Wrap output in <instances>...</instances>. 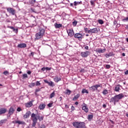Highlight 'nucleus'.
Masks as SVG:
<instances>
[{"instance_id": "1", "label": "nucleus", "mask_w": 128, "mask_h": 128, "mask_svg": "<svg viewBox=\"0 0 128 128\" xmlns=\"http://www.w3.org/2000/svg\"><path fill=\"white\" fill-rule=\"evenodd\" d=\"M124 97V96L123 94H120L116 95L114 97L110 98V102H112L116 106V102H119L120 100L122 99Z\"/></svg>"}, {"instance_id": "2", "label": "nucleus", "mask_w": 128, "mask_h": 128, "mask_svg": "<svg viewBox=\"0 0 128 128\" xmlns=\"http://www.w3.org/2000/svg\"><path fill=\"white\" fill-rule=\"evenodd\" d=\"M32 118V120L33 122L32 124V126L34 127L37 123L38 120H39L40 122L44 120V116H36V114L33 113L32 114L31 116Z\"/></svg>"}, {"instance_id": "3", "label": "nucleus", "mask_w": 128, "mask_h": 128, "mask_svg": "<svg viewBox=\"0 0 128 128\" xmlns=\"http://www.w3.org/2000/svg\"><path fill=\"white\" fill-rule=\"evenodd\" d=\"M46 30L44 28H40L39 31L36 34V40H39L44 36Z\"/></svg>"}, {"instance_id": "4", "label": "nucleus", "mask_w": 128, "mask_h": 128, "mask_svg": "<svg viewBox=\"0 0 128 128\" xmlns=\"http://www.w3.org/2000/svg\"><path fill=\"white\" fill-rule=\"evenodd\" d=\"M72 124L75 128H84L86 127L85 123L84 122H73Z\"/></svg>"}, {"instance_id": "5", "label": "nucleus", "mask_w": 128, "mask_h": 128, "mask_svg": "<svg viewBox=\"0 0 128 128\" xmlns=\"http://www.w3.org/2000/svg\"><path fill=\"white\" fill-rule=\"evenodd\" d=\"M102 88V84H96L95 86H92L90 88V89L93 92H95L96 90H98V88Z\"/></svg>"}, {"instance_id": "6", "label": "nucleus", "mask_w": 128, "mask_h": 128, "mask_svg": "<svg viewBox=\"0 0 128 128\" xmlns=\"http://www.w3.org/2000/svg\"><path fill=\"white\" fill-rule=\"evenodd\" d=\"M90 54V51H86L85 52H81L80 55L82 58H87Z\"/></svg>"}, {"instance_id": "7", "label": "nucleus", "mask_w": 128, "mask_h": 128, "mask_svg": "<svg viewBox=\"0 0 128 128\" xmlns=\"http://www.w3.org/2000/svg\"><path fill=\"white\" fill-rule=\"evenodd\" d=\"M7 12H9V14H11L12 16H14L16 14V10L12 8H7Z\"/></svg>"}, {"instance_id": "8", "label": "nucleus", "mask_w": 128, "mask_h": 128, "mask_svg": "<svg viewBox=\"0 0 128 128\" xmlns=\"http://www.w3.org/2000/svg\"><path fill=\"white\" fill-rule=\"evenodd\" d=\"M67 33L70 37H72L74 35V30L72 29H70L67 30Z\"/></svg>"}, {"instance_id": "9", "label": "nucleus", "mask_w": 128, "mask_h": 128, "mask_svg": "<svg viewBox=\"0 0 128 128\" xmlns=\"http://www.w3.org/2000/svg\"><path fill=\"white\" fill-rule=\"evenodd\" d=\"M74 37L78 39V40H82V35L80 33H76V34H74Z\"/></svg>"}, {"instance_id": "10", "label": "nucleus", "mask_w": 128, "mask_h": 128, "mask_svg": "<svg viewBox=\"0 0 128 128\" xmlns=\"http://www.w3.org/2000/svg\"><path fill=\"white\" fill-rule=\"evenodd\" d=\"M97 32H98L97 28H94L89 30L88 34H96Z\"/></svg>"}, {"instance_id": "11", "label": "nucleus", "mask_w": 128, "mask_h": 128, "mask_svg": "<svg viewBox=\"0 0 128 128\" xmlns=\"http://www.w3.org/2000/svg\"><path fill=\"white\" fill-rule=\"evenodd\" d=\"M14 108H10L9 110L8 113L7 114L8 118H10L12 114H14Z\"/></svg>"}, {"instance_id": "12", "label": "nucleus", "mask_w": 128, "mask_h": 128, "mask_svg": "<svg viewBox=\"0 0 128 128\" xmlns=\"http://www.w3.org/2000/svg\"><path fill=\"white\" fill-rule=\"evenodd\" d=\"M44 82L50 86L54 87L55 86V84L52 81L49 82L47 80H44Z\"/></svg>"}, {"instance_id": "13", "label": "nucleus", "mask_w": 128, "mask_h": 128, "mask_svg": "<svg viewBox=\"0 0 128 128\" xmlns=\"http://www.w3.org/2000/svg\"><path fill=\"white\" fill-rule=\"evenodd\" d=\"M106 51V49H105V48L101 49V48H98L96 50V52H97L99 54H103V53L105 52Z\"/></svg>"}, {"instance_id": "14", "label": "nucleus", "mask_w": 128, "mask_h": 128, "mask_svg": "<svg viewBox=\"0 0 128 128\" xmlns=\"http://www.w3.org/2000/svg\"><path fill=\"white\" fill-rule=\"evenodd\" d=\"M115 54H114V52H110V53H106L105 55L106 58H108L110 56H114Z\"/></svg>"}, {"instance_id": "15", "label": "nucleus", "mask_w": 128, "mask_h": 128, "mask_svg": "<svg viewBox=\"0 0 128 128\" xmlns=\"http://www.w3.org/2000/svg\"><path fill=\"white\" fill-rule=\"evenodd\" d=\"M18 47L20 48H24L26 47V44L24 43L20 44L18 45Z\"/></svg>"}, {"instance_id": "16", "label": "nucleus", "mask_w": 128, "mask_h": 128, "mask_svg": "<svg viewBox=\"0 0 128 128\" xmlns=\"http://www.w3.org/2000/svg\"><path fill=\"white\" fill-rule=\"evenodd\" d=\"M54 26L56 29H60V28L62 27V24H58L57 23H55L54 24Z\"/></svg>"}, {"instance_id": "17", "label": "nucleus", "mask_w": 128, "mask_h": 128, "mask_svg": "<svg viewBox=\"0 0 128 128\" xmlns=\"http://www.w3.org/2000/svg\"><path fill=\"white\" fill-rule=\"evenodd\" d=\"M54 82L56 83H58V82H60L62 80L61 78H58V76H56L55 78H54Z\"/></svg>"}, {"instance_id": "18", "label": "nucleus", "mask_w": 128, "mask_h": 128, "mask_svg": "<svg viewBox=\"0 0 128 128\" xmlns=\"http://www.w3.org/2000/svg\"><path fill=\"white\" fill-rule=\"evenodd\" d=\"M84 106H82V110H84L86 113L88 112V108H86V105L84 103Z\"/></svg>"}, {"instance_id": "19", "label": "nucleus", "mask_w": 128, "mask_h": 128, "mask_svg": "<svg viewBox=\"0 0 128 128\" xmlns=\"http://www.w3.org/2000/svg\"><path fill=\"white\" fill-rule=\"evenodd\" d=\"M46 104H40L38 106V108L40 110H44L45 108Z\"/></svg>"}, {"instance_id": "20", "label": "nucleus", "mask_w": 128, "mask_h": 128, "mask_svg": "<svg viewBox=\"0 0 128 128\" xmlns=\"http://www.w3.org/2000/svg\"><path fill=\"white\" fill-rule=\"evenodd\" d=\"M33 104L32 101H30L26 103V108H30L32 106Z\"/></svg>"}, {"instance_id": "21", "label": "nucleus", "mask_w": 128, "mask_h": 128, "mask_svg": "<svg viewBox=\"0 0 128 128\" xmlns=\"http://www.w3.org/2000/svg\"><path fill=\"white\" fill-rule=\"evenodd\" d=\"M30 111L27 112L26 114L24 116V118H27L30 117Z\"/></svg>"}, {"instance_id": "22", "label": "nucleus", "mask_w": 128, "mask_h": 128, "mask_svg": "<svg viewBox=\"0 0 128 128\" xmlns=\"http://www.w3.org/2000/svg\"><path fill=\"white\" fill-rule=\"evenodd\" d=\"M6 109L4 108H2L0 109V114H6Z\"/></svg>"}, {"instance_id": "23", "label": "nucleus", "mask_w": 128, "mask_h": 128, "mask_svg": "<svg viewBox=\"0 0 128 128\" xmlns=\"http://www.w3.org/2000/svg\"><path fill=\"white\" fill-rule=\"evenodd\" d=\"M80 96V94H76L74 98H72V100L73 101H76V100Z\"/></svg>"}, {"instance_id": "24", "label": "nucleus", "mask_w": 128, "mask_h": 128, "mask_svg": "<svg viewBox=\"0 0 128 128\" xmlns=\"http://www.w3.org/2000/svg\"><path fill=\"white\" fill-rule=\"evenodd\" d=\"M102 94L103 95L106 96V95L108 94V92L107 90L104 89L102 92Z\"/></svg>"}, {"instance_id": "25", "label": "nucleus", "mask_w": 128, "mask_h": 128, "mask_svg": "<svg viewBox=\"0 0 128 128\" xmlns=\"http://www.w3.org/2000/svg\"><path fill=\"white\" fill-rule=\"evenodd\" d=\"M56 95L54 91L52 94H50V98H52L54 97Z\"/></svg>"}, {"instance_id": "26", "label": "nucleus", "mask_w": 128, "mask_h": 128, "mask_svg": "<svg viewBox=\"0 0 128 128\" xmlns=\"http://www.w3.org/2000/svg\"><path fill=\"white\" fill-rule=\"evenodd\" d=\"M82 94H88V91L87 90L85 89V88H84L82 89Z\"/></svg>"}, {"instance_id": "27", "label": "nucleus", "mask_w": 128, "mask_h": 128, "mask_svg": "<svg viewBox=\"0 0 128 128\" xmlns=\"http://www.w3.org/2000/svg\"><path fill=\"white\" fill-rule=\"evenodd\" d=\"M70 94H72V91L70 90H68V89H67L66 90V94H67V95L70 96Z\"/></svg>"}, {"instance_id": "28", "label": "nucleus", "mask_w": 128, "mask_h": 128, "mask_svg": "<svg viewBox=\"0 0 128 128\" xmlns=\"http://www.w3.org/2000/svg\"><path fill=\"white\" fill-rule=\"evenodd\" d=\"M82 4V2H74V6H77L78 5Z\"/></svg>"}, {"instance_id": "29", "label": "nucleus", "mask_w": 128, "mask_h": 128, "mask_svg": "<svg viewBox=\"0 0 128 128\" xmlns=\"http://www.w3.org/2000/svg\"><path fill=\"white\" fill-rule=\"evenodd\" d=\"M16 123L18 124H25V122L23 121H20V120H17Z\"/></svg>"}, {"instance_id": "30", "label": "nucleus", "mask_w": 128, "mask_h": 128, "mask_svg": "<svg viewBox=\"0 0 128 128\" xmlns=\"http://www.w3.org/2000/svg\"><path fill=\"white\" fill-rule=\"evenodd\" d=\"M35 85L36 84L34 82H32V83H30V84L28 86L30 88H32V87H34Z\"/></svg>"}, {"instance_id": "31", "label": "nucleus", "mask_w": 128, "mask_h": 128, "mask_svg": "<svg viewBox=\"0 0 128 128\" xmlns=\"http://www.w3.org/2000/svg\"><path fill=\"white\" fill-rule=\"evenodd\" d=\"M84 30L85 33L89 34V30H88V28H84Z\"/></svg>"}, {"instance_id": "32", "label": "nucleus", "mask_w": 128, "mask_h": 128, "mask_svg": "<svg viewBox=\"0 0 128 128\" xmlns=\"http://www.w3.org/2000/svg\"><path fill=\"white\" fill-rule=\"evenodd\" d=\"M93 118V115L92 114H90V115H89L88 116V120H91Z\"/></svg>"}, {"instance_id": "33", "label": "nucleus", "mask_w": 128, "mask_h": 128, "mask_svg": "<svg viewBox=\"0 0 128 128\" xmlns=\"http://www.w3.org/2000/svg\"><path fill=\"white\" fill-rule=\"evenodd\" d=\"M42 88L36 89V92H35V94L36 95V93L40 92L41 90V89H42Z\"/></svg>"}, {"instance_id": "34", "label": "nucleus", "mask_w": 128, "mask_h": 128, "mask_svg": "<svg viewBox=\"0 0 128 128\" xmlns=\"http://www.w3.org/2000/svg\"><path fill=\"white\" fill-rule=\"evenodd\" d=\"M120 88L119 86H116L115 88V91L116 92H118L120 91Z\"/></svg>"}, {"instance_id": "35", "label": "nucleus", "mask_w": 128, "mask_h": 128, "mask_svg": "<svg viewBox=\"0 0 128 128\" xmlns=\"http://www.w3.org/2000/svg\"><path fill=\"white\" fill-rule=\"evenodd\" d=\"M98 22H99V24H104V21L102 20H98Z\"/></svg>"}, {"instance_id": "36", "label": "nucleus", "mask_w": 128, "mask_h": 128, "mask_svg": "<svg viewBox=\"0 0 128 128\" xmlns=\"http://www.w3.org/2000/svg\"><path fill=\"white\" fill-rule=\"evenodd\" d=\"M40 85H41V84L40 82L39 81H37V82H36V86H40Z\"/></svg>"}, {"instance_id": "37", "label": "nucleus", "mask_w": 128, "mask_h": 128, "mask_svg": "<svg viewBox=\"0 0 128 128\" xmlns=\"http://www.w3.org/2000/svg\"><path fill=\"white\" fill-rule=\"evenodd\" d=\"M6 120H1L0 121V126H2V124H4V122H6Z\"/></svg>"}, {"instance_id": "38", "label": "nucleus", "mask_w": 128, "mask_h": 128, "mask_svg": "<svg viewBox=\"0 0 128 128\" xmlns=\"http://www.w3.org/2000/svg\"><path fill=\"white\" fill-rule=\"evenodd\" d=\"M53 102H50L48 104V108H52V106Z\"/></svg>"}, {"instance_id": "39", "label": "nucleus", "mask_w": 128, "mask_h": 128, "mask_svg": "<svg viewBox=\"0 0 128 128\" xmlns=\"http://www.w3.org/2000/svg\"><path fill=\"white\" fill-rule=\"evenodd\" d=\"M3 74H4V76H8V74H10V73L8 71L4 72Z\"/></svg>"}, {"instance_id": "40", "label": "nucleus", "mask_w": 128, "mask_h": 128, "mask_svg": "<svg viewBox=\"0 0 128 128\" xmlns=\"http://www.w3.org/2000/svg\"><path fill=\"white\" fill-rule=\"evenodd\" d=\"M23 79L24 78H28V75L26 74H24L22 75Z\"/></svg>"}, {"instance_id": "41", "label": "nucleus", "mask_w": 128, "mask_h": 128, "mask_svg": "<svg viewBox=\"0 0 128 128\" xmlns=\"http://www.w3.org/2000/svg\"><path fill=\"white\" fill-rule=\"evenodd\" d=\"M72 24L74 26H76L77 24V22L76 21L73 22Z\"/></svg>"}, {"instance_id": "42", "label": "nucleus", "mask_w": 128, "mask_h": 128, "mask_svg": "<svg viewBox=\"0 0 128 128\" xmlns=\"http://www.w3.org/2000/svg\"><path fill=\"white\" fill-rule=\"evenodd\" d=\"M128 22V16H127L126 18L122 19V22Z\"/></svg>"}, {"instance_id": "43", "label": "nucleus", "mask_w": 128, "mask_h": 128, "mask_svg": "<svg viewBox=\"0 0 128 128\" xmlns=\"http://www.w3.org/2000/svg\"><path fill=\"white\" fill-rule=\"evenodd\" d=\"M18 112H20V111L22 110V109H21V108H20V107H18V108H17L16 110Z\"/></svg>"}, {"instance_id": "44", "label": "nucleus", "mask_w": 128, "mask_h": 128, "mask_svg": "<svg viewBox=\"0 0 128 128\" xmlns=\"http://www.w3.org/2000/svg\"><path fill=\"white\" fill-rule=\"evenodd\" d=\"M106 68L108 69H109L110 68V65H108V64H106Z\"/></svg>"}, {"instance_id": "45", "label": "nucleus", "mask_w": 128, "mask_h": 128, "mask_svg": "<svg viewBox=\"0 0 128 128\" xmlns=\"http://www.w3.org/2000/svg\"><path fill=\"white\" fill-rule=\"evenodd\" d=\"M46 70H52V68L46 67Z\"/></svg>"}, {"instance_id": "46", "label": "nucleus", "mask_w": 128, "mask_h": 128, "mask_svg": "<svg viewBox=\"0 0 128 128\" xmlns=\"http://www.w3.org/2000/svg\"><path fill=\"white\" fill-rule=\"evenodd\" d=\"M30 2L32 3V4H35L36 3V0H30Z\"/></svg>"}, {"instance_id": "47", "label": "nucleus", "mask_w": 128, "mask_h": 128, "mask_svg": "<svg viewBox=\"0 0 128 128\" xmlns=\"http://www.w3.org/2000/svg\"><path fill=\"white\" fill-rule=\"evenodd\" d=\"M71 110H72V111L74 110H75V107H74V106H72V107H71Z\"/></svg>"}, {"instance_id": "48", "label": "nucleus", "mask_w": 128, "mask_h": 128, "mask_svg": "<svg viewBox=\"0 0 128 128\" xmlns=\"http://www.w3.org/2000/svg\"><path fill=\"white\" fill-rule=\"evenodd\" d=\"M10 28H11V30H16V29H14V28L13 26H10Z\"/></svg>"}, {"instance_id": "49", "label": "nucleus", "mask_w": 128, "mask_h": 128, "mask_svg": "<svg viewBox=\"0 0 128 128\" xmlns=\"http://www.w3.org/2000/svg\"><path fill=\"white\" fill-rule=\"evenodd\" d=\"M90 3L92 5H94L95 4L94 2L92 0L90 2Z\"/></svg>"}, {"instance_id": "50", "label": "nucleus", "mask_w": 128, "mask_h": 128, "mask_svg": "<svg viewBox=\"0 0 128 128\" xmlns=\"http://www.w3.org/2000/svg\"><path fill=\"white\" fill-rule=\"evenodd\" d=\"M102 108H106V104H103Z\"/></svg>"}, {"instance_id": "51", "label": "nucleus", "mask_w": 128, "mask_h": 128, "mask_svg": "<svg viewBox=\"0 0 128 128\" xmlns=\"http://www.w3.org/2000/svg\"><path fill=\"white\" fill-rule=\"evenodd\" d=\"M46 70V68H41V70L42 71H44Z\"/></svg>"}, {"instance_id": "52", "label": "nucleus", "mask_w": 128, "mask_h": 128, "mask_svg": "<svg viewBox=\"0 0 128 128\" xmlns=\"http://www.w3.org/2000/svg\"><path fill=\"white\" fill-rule=\"evenodd\" d=\"M40 128H46V126L44 124L41 125Z\"/></svg>"}, {"instance_id": "53", "label": "nucleus", "mask_w": 128, "mask_h": 128, "mask_svg": "<svg viewBox=\"0 0 128 128\" xmlns=\"http://www.w3.org/2000/svg\"><path fill=\"white\" fill-rule=\"evenodd\" d=\"M118 24V22H116V20H114V26H115V24Z\"/></svg>"}, {"instance_id": "54", "label": "nucleus", "mask_w": 128, "mask_h": 128, "mask_svg": "<svg viewBox=\"0 0 128 128\" xmlns=\"http://www.w3.org/2000/svg\"><path fill=\"white\" fill-rule=\"evenodd\" d=\"M65 108H69L70 106H68V105H65Z\"/></svg>"}, {"instance_id": "55", "label": "nucleus", "mask_w": 128, "mask_h": 128, "mask_svg": "<svg viewBox=\"0 0 128 128\" xmlns=\"http://www.w3.org/2000/svg\"><path fill=\"white\" fill-rule=\"evenodd\" d=\"M84 48L86 49V50H88V46H85V48Z\"/></svg>"}, {"instance_id": "56", "label": "nucleus", "mask_w": 128, "mask_h": 128, "mask_svg": "<svg viewBox=\"0 0 128 128\" xmlns=\"http://www.w3.org/2000/svg\"><path fill=\"white\" fill-rule=\"evenodd\" d=\"M124 74H128V70H126V71L124 72Z\"/></svg>"}, {"instance_id": "57", "label": "nucleus", "mask_w": 128, "mask_h": 128, "mask_svg": "<svg viewBox=\"0 0 128 128\" xmlns=\"http://www.w3.org/2000/svg\"><path fill=\"white\" fill-rule=\"evenodd\" d=\"M74 104L78 106V102H75Z\"/></svg>"}, {"instance_id": "58", "label": "nucleus", "mask_w": 128, "mask_h": 128, "mask_svg": "<svg viewBox=\"0 0 128 128\" xmlns=\"http://www.w3.org/2000/svg\"><path fill=\"white\" fill-rule=\"evenodd\" d=\"M28 74H30L32 72L30 71H28L27 72Z\"/></svg>"}, {"instance_id": "59", "label": "nucleus", "mask_w": 128, "mask_h": 128, "mask_svg": "<svg viewBox=\"0 0 128 128\" xmlns=\"http://www.w3.org/2000/svg\"><path fill=\"white\" fill-rule=\"evenodd\" d=\"M122 56H126V54L125 53H122Z\"/></svg>"}, {"instance_id": "60", "label": "nucleus", "mask_w": 128, "mask_h": 128, "mask_svg": "<svg viewBox=\"0 0 128 128\" xmlns=\"http://www.w3.org/2000/svg\"><path fill=\"white\" fill-rule=\"evenodd\" d=\"M126 30H128V25H126Z\"/></svg>"}, {"instance_id": "61", "label": "nucleus", "mask_w": 128, "mask_h": 128, "mask_svg": "<svg viewBox=\"0 0 128 128\" xmlns=\"http://www.w3.org/2000/svg\"><path fill=\"white\" fill-rule=\"evenodd\" d=\"M60 100H62V96H60Z\"/></svg>"}, {"instance_id": "62", "label": "nucleus", "mask_w": 128, "mask_h": 128, "mask_svg": "<svg viewBox=\"0 0 128 128\" xmlns=\"http://www.w3.org/2000/svg\"><path fill=\"white\" fill-rule=\"evenodd\" d=\"M31 55H32V56H34V52H32V53H31Z\"/></svg>"}, {"instance_id": "63", "label": "nucleus", "mask_w": 128, "mask_h": 128, "mask_svg": "<svg viewBox=\"0 0 128 128\" xmlns=\"http://www.w3.org/2000/svg\"><path fill=\"white\" fill-rule=\"evenodd\" d=\"M70 6H74V4H70Z\"/></svg>"}, {"instance_id": "64", "label": "nucleus", "mask_w": 128, "mask_h": 128, "mask_svg": "<svg viewBox=\"0 0 128 128\" xmlns=\"http://www.w3.org/2000/svg\"><path fill=\"white\" fill-rule=\"evenodd\" d=\"M126 40L128 42V38H126Z\"/></svg>"}]
</instances>
